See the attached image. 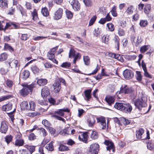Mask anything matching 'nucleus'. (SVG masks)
Returning a JSON list of instances; mask_svg holds the SVG:
<instances>
[{"instance_id": "1", "label": "nucleus", "mask_w": 154, "mask_h": 154, "mask_svg": "<svg viewBox=\"0 0 154 154\" xmlns=\"http://www.w3.org/2000/svg\"><path fill=\"white\" fill-rule=\"evenodd\" d=\"M36 85L35 84H32L31 85H28L26 84H24L22 85L23 88L20 91L21 95L25 96L27 95L29 91H32L33 88L35 87Z\"/></svg>"}, {"instance_id": "2", "label": "nucleus", "mask_w": 154, "mask_h": 154, "mask_svg": "<svg viewBox=\"0 0 154 154\" xmlns=\"http://www.w3.org/2000/svg\"><path fill=\"white\" fill-rule=\"evenodd\" d=\"M134 104L139 110H140L142 107L146 106L147 104L146 98L143 97L137 99L134 102Z\"/></svg>"}, {"instance_id": "3", "label": "nucleus", "mask_w": 154, "mask_h": 154, "mask_svg": "<svg viewBox=\"0 0 154 154\" xmlns=\"http://www.w3.org/2000/svg\"><path fill=\"white\" fill-rule=\"evenodd\" d=\"M99 146L98 143H93L90 147V149L88 152V154H98Z\"/></svg>"}, {"instance_id": "4", "label": "nucleus", "mask_w": 154, "mask_h": 154, "mask_svg": "<svg viewBox=\"0 0 154 154\" xmlns=\"http://www.w3.org/2000/svg\"><path fill=\"white\" fill-rule=\"evenodd\" d=\"M88 136L87 132H79L78 134V139L81 141L85 143H88Z\"/></svg>"}, {"instance_id": "5", "label": "nucleus", "mask_w": 154, "mask_h": 154, "mask_svg": "<svg viewBox=\"0 0 154 154\" xmlns=\"http://www.w3.org/2000/svg\"><path fill=\"white\" fill-rule=\"evenodd\" d=\"M133 90L131 88H128L127 85H125L124 87L121 88L120 90L118 91L117 94L119 95L121 93H124L125 94H129L132 92Z\"/></svg>"}, {"instance_id": "6", "label": "nucleus", "mask_w": 154, "mask_h": 154, "mask_svg": "<svg viewBox=\"0 0 154 154\" xmlns=\"http://www.w3.org/2000/svg\"><path fill=\"white\" fill-rule=\"evenodd\" d=\"M97 122L99 123L100 128L103 130H105L106 128V123L105 118L101 117L97 118Z\"/></svg>"}, {"instance_id": "7", "label": "nucleus", "mask_w": 154, "mask_h": 154, "mask_svg": "<svg viewBox=\"0 0 154 154\" xmlns=\"http://www.w3.org/2000/svg\"><path fill=\"white\" fill-rule=\"evenodd\" d=\"M75 132V130L74 129H71L70 128H67L61 131L60 134L63 136H67V135L73 134Z\"/></svg>"}, {"instance_id": "8", "label": "nucleus", "mask_w": 154, "mask_h": 154, "mask_svg": "<svg viewBox=\"0 0 154 154\" xmlns=\"http://www.w3.org/2000/svg\"><path fill=\"white\" fill-rule=\"evenodd\" d=\"M63 13V10L61 8H59L55 12L53 18L54 20H57L61 18Z\"/></svg>"}, {"instance_id": "9", "label": "nucleus", "mask_w": 154, "mask_h": 154, "mask_svg": "<svg viewBox=\"0 0 154 154\" xmlns=\"http://www.w3.org/2000/svg\"><path fill=\"white\" fill-rule=\"evenodd\" d=\"M69 2L75 10L78 11L79 10L80 5L78 1L76 0H70Z\"/></svg>"}, {"instance_id": "10", "label": "nucleus", "mask_w": 154, "mask_h": 154, "mask_svg": "<svg viewBox=\"0 0 154 154\" xmlns=\"http://www.w3.org/2000/svg\"><path fill=\"white\" fill-rule=\"evenodd\" d=\"M123 75L124 78L127 79H131L134 75L132 71L128 69H125L124 71Z\"/></svg>"}, {"instance_id": "11", "label": "nucleus", "mask_w": 154, "mask_h": 154, "mask_svg": "<svg viewBox=\"0 0 154 154\" xmlns=\"http://www.w3.org/2000/svg\"><path fill=\"white\" fill-rule=\"evenodd\" d=\"M9 64L11 68H15L17 70L19 69L20 66L18 61L15 59L13 60L10 62Z\"/></svg>"}, {"instance_id": "12", "label": "nucleus", "mask_w": 154, "mask_h": 154, "mask_svg": "<svg viewBox=\"0 0 154 154\" xmlns=\"http://www.w3.org/2000/svg\"><path fill=\"white\" fill-rule=\"evenodd\" d=\"M50 90L48 88L47 86H45L42 89L41 95L43 98H46V97L50 95Z\"/></svg>"}, {"instance_id": "13", "label": "nucleus", "mask_w": 154, "mask_h": 154, "mask_svg": "<svg viewBox=\"0 0 154 154\" xmlns=\"http://www.w3.org/2000/svg\"><path fill=\"white\" fill-rule=\"evenodd\" d=\"M126 106V104L116 103L114 105V107L117 109L123 111L125 110V106Z\"/></svg>"}, {"instance_id": "14", "label": "nucleus", "mask_w": 154, "mask_h": 154, "mask_svg": "<svg viewBox=\"0 0 154 154\" xmlns=\"http://www.w3.org/2000/svg\"><path fill=\"white\" fill-rule=\"evenodd\" d=\"M104 143L107 146L106 147L107 150L110 151L112 149L113 152H114L115 149L113 143L109 141L106 140L104 142Z\"/></svg>"}, {"instance_id": "15", "label": "nucleus", "mask_w": 154, "mask_h": 154, "mask_svg": "<svg viewBox=\"0 0 154 154\" xmlns=\"http://www.w3.org/2000/svg\"><path fill=\"white\" fill-rule=\"evenodd\" d=\"M87 122L89 127H93L95 123V118L93 116H89L87 120Z\"/></svg>"}, {"instance_id": "16", "label": "nucleus", "mask_w": 154, "mask_h": 154, "mask_svg": "<svg viewBox=\"0 0 154 154\" xmlns=\"http://www.w3.org/2000/svg\"><path fill=\"white\" fill-rule=\"evenodd\" d=\"M8 129V126L5 121H2L0 127V132L2 133L5 134Z\"/></svg>"}, {"instance_id": "17", "label": "nucleus", "mask_w": 154, "mask_h": 154, "mask_svg": "<svg viewBox=\"0 0 154 154\" xmlns=\"http://www.w3.org/2000/svg\"><path fill=\"white\" fill-rule=\"evenodd\" d=\"M105 100L109 106H111L115 102L114 98L111 96H107L105 97Z\"/></svg>"}, {"instance_id": "18", "label": "nucleus", "mask_w": 154, "mask_h": 154, "mask_svg": "<svg viewBox=\"0 0 154 154\" xmlns=\"http://www.w3.org/2000/svg\"><path fill=\"white\" fill-rule=\"evenodd\" d=\"M54 92L55 93L59 92L61 88L60 84L58 82H56L53 85Z\"/></svg>"}, {"instance_id": "19", "label": "nucleus", "mask_w": 154, "mask_h": 154, "mask_svg": "<svg viewBox=\"0 0 154 154\" xmlns=\"http://www.w3.org/2000/svg\"><path fill=\"white\" fill-rule=\"evenodd\" d=\"M69 110L68 108L66 109H59L54 112L55 114H57L61 116H63L64 115V112H69Z\"/></svg>"}, {"instance_id": "20", "label": "nucleus", "mask_w": 154, "mask_h": 154, "mask_svg": "<svg viewBox=\"0 0 154 154\" xmlns=\"http://www.w3.org/2000/svg\"><path fill=\"white\" fill-rule=\"evenodd\" d=\"M144 133V130L142 128L139 129L138 131H137L136 132V136L137 138L140 139L143 138L142 135Z\"/></svg>"}, {"instance_id": "21", "label": "nucleus", "mask_w": 154, "mask_h": 154, "mask_svg": "<svg viewBox=\"0 0 154 154\" xmlns=\"http://www.w3.org/2000/svg\"><path fill=\"white\" fill-rule=\"evenodd\" d=\"M13 26L14 28L15 29H18L19 26L17 25L14 24L11 22L7 23L6 25L4 28V32H5L6 30L8 29L9 27Z\"/></svg>"}, {"instance_id": "22", "label": "nucleus", "mask_w": 154, "mask_h": 154, "mask_svg": "<svg viewBox=\"0 0 154 154\" xmlns=\"http://www.w3.org/2000/svg\"><path fill=\"white\" fill-rule=\"evenodd\" d=\"M91 91L92 90L91 89L87 90L85 91L84 95L86 98V100H89L91 98Z\"/></svg>"}, {"instance_id": "23", "label": "nucleus", "mask_w": 154, "mask_h": 154, "mask_svg": "<svg viewBox=\"0 0 154 154\" xmlns=\"http://www.w3.org/2000/svg\"><path fill=\"white\" fill-rule=\"evenodd\" d=\"M47 82V80L46 79H40L37 80V83L40 86H43L46 85Z\"/></svg>"}, {"instance_id": "24", "label": "nucleus", "mask_w": 154, "mask_h": 154, "mask_svg": "<svg viewBox=\"0 0 154 154\" xmlns=\"http://www.w3.org/2000/svg\"><path fill=\"white\" fill-rule=\"evenodd\" d=\"M30 73L28 70H25L21 74V76L23 80H25L29 76Z\"/></svg>"}, {"instance_id": "25", "label": "nucleus", "mask_w": 154, "mask_h": 154, "mask_svg": "<svg viewBox=\"0 0 154 154\" xmlns=\"http://www.w3.org/2000/svg\"><path fill=\"white\" fill-rule=\"evenodd\" d=\"M31 69L32 72L35 74H38L39 69L35 65H32L31 67Z\"/></svg>"}, {"instance_id": "26", "label": "nucleus", "mask_w": 154, "mask_h": 154, "mask_svg": "<svg viewBox=\"0 0 154 154\" xmlns=\"http://www.w3.org/2000/svg\"><path fill=\"white\" fill-rule=\"evenodd\" d=\"M8 6V1L7 0H0V7L2 8H5Z\"/></svg>"}, {"instance_id": "27", "label": "nucleus", "mask_w": 154, "mask_h": 154, "mask_svg": "<svg viewBox=\"0 0 154 154\" xmlns=\"http://www.w3.org/2000/svg\"><path fill=\"white\" fill-rule=\"evenodd\" d=\"M109 36L108 35H104L102 38V40L103 42L106 44H108L109 39Z\"/></svg>"}, {"instance_id": "28", "label": "nucleus", "mask_w": 154, "mask_h": 154, "mask_svg": "<svg viewBox=\"0 0 154 154\" xmlns=\"http://www.w3.org/2000/svg\"><path fill=\"white\" fill-rule=\"evenodd\" d=\"M12 105L11 103H9L8 105L3 106L2 107V110L5 111H8L11 109L12 108Z\"/></svg>"}, {"instance_id": "29", "label": "nucleus", "mask_w": 154, "mask_h": 154, "mask_svg": "<svg viewBox=\"0 0 154 154\" xmlns=\"http://www.w3.org/2000/svg\"><path fill=\"white\" fill-rule=\"evenodd\" d=\"M20 106L23 109L29 110V106L27 101H24L22 102Z\"/></svg>"}, {"instance_id": "30", "label": "nucleus", "mask_w": 154, "mask_h": 154, "mask_svg": "<svg viewBox=\"0 0 154 154\" xmlns=\"http://www.w3.org/2000/svg\"><path fill=\"white\" fill-rule=\"evenodd\" d=\"M9 70L7 66L2 67L0 69V73L2 75H5L9 71Z\"/></svg>"}, {"instance_id": "31", "label": "nucleus", "mask_w": 154, "mask_h": 154, "mask_svg": "<svg viewBox=\"0 0 154 154\" xmlns=\"http://www.w3.org/2000/svg\"><path fill=\"white\" fill-rule=\"evenodd\" d=\"M149 45H145L142 46L140 48V51L142 53H144L150 48Z\"/></svg>"}, {"instance_id": "32", "label": "nucleus", "mask_w": 154, "mask_h": 154, "mask_svg": "<svg viewBox=\"0 0 154 154\" xmlns=\"http://www.w3.org/2000/svg\"><path fill=\"white\" fill-rule=\"evenodd\" d=\"M8 57V54L6 53H3L0 55V61H2L6 60Z\"/></svg>"}, {"instance_id": "33", "label": "nucleus", "mask_w": 154, "mask_h": 154, "mask_svg": "<svg viewBox=\"0 0 154 154\" xmlns=\"http://www.w3.org/2000/svg\"><path fill=\"white\" fill-rule=\"evenodd\" d=\"M41 12L43 15L45 16H47L49 14V13L47 8L45 7L42 9Z\"/></svg>"}, {"instance_id": "34", "label": "nucleus", "mask_w": 154, "mask_h": 154, "mask_svg": "<svg viewBox=\"0 0 154 154\" xmlns=\"http://www.w3.org/2000/svg\"><path fill=\"white\" fill-rule=\"evenodd\" d=\"M151 6L149 4H147L145 6L144 11L146 14H148L150 12Z\"/></svg>"}, {"instance_id": "35", "label": "nucleus", "mask_w": 154, "mask_h": 154, "mask_svg": "<svg viewBox=\"0 0 154 154\" xmlns=\"http://www.w3.org/2000/svg\"><path fill=\"white\" fill-rule=\"evenodd\" d=\"M91 138L93 139H96L98 137L97 133L94 131H92L91 135Z\"/></svg>"}, {"instance_id": "36", "label": "nucleus", "mask_w": 154, "mask_h": 154, "mask_svg": "<svg viewBox=\"0 0 154 154\" xmlns=\"http://www.w3.org/2000/svg\"><path fill=\"white\" fill-rule=\"evenodd\" d=\"M46 148L48 151H53L54 149V148L53 143L51 142L48 144L46 146Z\"/></svg>"}, {"instance_id": "37", "label": "nucleus", "mask_w": 154, "mask_h": 154, "mask_svg": "<svg viewBox=\"0 0 154 154\" xmlns=\"http://www.w3.org/2000/svg\"><path fill=\"white\" fill-rule=\"evenodd\" d=\"M117 31L118 35L120 36H124L125 34V31L121 28H119L117 29Z\"/></svg>"}, {"instance_id": "38", "label": "nucleus", "mask_w": 154, "mask_h": 154, "mask_svg": "<svg viewBox=\"0 0 154 154\" xmlns=\"http://www.w3.org/2000/svg\"><path fill=\"white\" fill-rule=\"evenodd\" d=\"M106 26L108 29L109 31L112 32L115 29L114 25L111 23H109L106 24Z\"/></svg>"}, {"instance_id": "39", "label": "nucleus", "mask_w": 154, "mask_h": 154, "mask_svg": "<svg viewBox=\"0 0 154 154\" xmlns=\"http://www.w3.org/2000/svg\"><path fill=\"white\" fill-rule=\"evenodd\" d=\"M101 29L99 28L95 29L93 32L94 35L96 37H98L100 33Z\"/></svg>"}, {"instance_id": "40", "label": "nucleus", "mask_w": 154, "mask_h": 154, "mask_svg": "<svg viewBox=\"0 0 154 154\" xmlns=\"http://www.w3.org/2000/svg\"><path fill=\"white\" fill-rule=\"evenodd\" d=\"M35 105L34 102L31 101L29 102V110L34 111L35 110Z\"/></svg>"}, {"instance_id": "41", "label": "nucleus", "mask_w": 154, "mask_h": 154, "mask_svg": "<svg viewBox=\"0 0 154 154\" xmlns=\"http://www.w3.org/2000/svg\"><path fill=\"white\" fill-rule=\"evenodd\" d=\"M4 50H8L10 51H14L13 48L8 44L6 43L5 44Z\"/></svg>"}, {"instance_id": "42", "label": "nucleus", "mask_w": 154, "mask_h": 154, "mask_svg": "<svg viewBox=\"0 0 154 154\" xmlns=\"http://www.w3.org/2000/svg\"><path fill=\"white\" fill-rule=\"evenodd\" d=\"M24 143V140L22 139L17 140L15 142L16 146H21L23 145Z\"/></svg>"}, {"instance_id": "43", "label": "nucleus", "mask_w": 154, "mask_h": 154, "mask_svg": "<svg viewBox=\"0 0 154 154\" xmlns=\"http://www.w3.org/2000/svg\"><path fill=\"white\" fill-rule=\"evenodd\" d=\"M134 10L133 7L132 6H129L126 11L127 13L128 14H131L133 13Z\"/></svg>"}, {"instance_id": "44", "label": "nucleus", "mask_w": 154, "mask_h": 154, "mask_svg": "<svg viewBox=\"0 0 154 154\" xmlns=\"http://www.w3.org/2000/svg\"><path fill=\"white\" fill-rule=\"evenodd\" d=\"M59 150L60 151H67L69 150V148L66 146L63 145H60L59 148Z\"/></svg>"}, {"instance_id": "45", "label": "nucleus", "mask_w": 154, "mask_h": 154, "mask_svg": "<svg viewBox=\"0 0 154 154\" xmlns=\"http://www.w3.org/2000/svg\"><path fill=\"white\" fill-rule=\"evenodd\" d=\"M111 12L113 16L115 17L117 16V14L116 12V6H113L112 10L111 11Z\"/></svg>"}, {"instance_id": "46", "label": "nucleus", "mask_w": 154, "mask_h": 154, "mask_svg": "<svg viewBox=\"0 0 154 154\" xmlns=\"http://www.w3.org/2000/svg\"><path fill=\"white\" fill-rule=\"evenodd\" d=\"M113 41L116 44L117 46L118 47V49H119V38L118 36L117 35H115L113 38Z\"/></svg>"}, {"instance_id": "47", "label": "nucleus", "mask_w": 154, "mask_h": 154, "mask_svg": "<svg viewBox=\"0 0 154 154\" xmlns=\"http://www.w3.org/2000/svg\"><path fill=\"white\" fill-rule=\"evenodd\" d=\"M71 64L69 62H65L62 63L60 65V66L63 68H68L70 66Z\"/></svg>"}, {"instance_id": "48", "label": "nucleus", "mask_w": 154, "mask_h": 154, "mask_svg": "<svg viewBox=\"0 0 154 154\" xmlns=\"http://www.w3.org/2000/svg\"><path fill=\"white\" fill-rule=\"evenodd\" d=\"M136 73V77L137 79L139 81H141L142 80V76L140 72L137 71Z\"/></svg>"}, {"instance_id": "49", "label": "nucleus", "mask_w": 154, "mask_h": 154, "mask_svg": "<svg viewBox=\"0 0 154 154\" xmlns=\"http://www.w3.org/2000/svg\"><path fill=\"white\" fill-rule=\"evenodd\" d=\"M74 59L73 61V62L75 64H75L76 61L77 59H79L81 57V56L79 53H77L74 57Z\"/></svg>"}, {"instance_id": "50", "label": "nucleus", "mask_w": 154, "mask_h": 154, "mask_svg": "<svg viewBox=\"0 0 154 154\" xmlns=\"http://www.w3.org/2000/svg\"><path fill=\"white\" fill-rule=\"evenodd\" d=\"M32 18L34 20H36L37 18V13L36 9H34L33 11L32 12Z\"/></svg>"}, {"instance_id": "51", "label": "nucleus", "mask_w": 154, "mask_h": 154, "mask_svg": "<svg viewBox=\"0 0 154 154\" xmlns=\"http://www.w3.org/2000/svg\"><path fill=\"white\" fill-rule=\"evenodd\" d=\"M75 50L71 48L70 49L69 53V57L72 58L75 55Z\"/></svg>"}, {"instance_id": "52", "label": "nucleus", "mask_w": 154, "mask_h": 154, "mask_svg": "<svg viewBox=\"0 0 154 154\" xmlns=\"http://www.w3.org/2000/svg\"><path fill=\"white\" fill-rule=\"evenodd\" d=\"M121 122L125 125H127L129 124L130 122L128 120L123 117L121 119Z\"/></svg>"}, {"instance_id": "53", "label": "nucleus", "mask_w": 154, "mask_h": 154, "mask_svg": "<svg viewBox=\"0 0 154 154\" xmlns=\"http://www.w3.org/2000/svg\"><path fill=\"white\" fill-rule=\"evenodd\" d=\"M96 18L97 17L95 16H94L92 17L90 19L88 26H90L93 25L95 21Z\"/></svg>"}, {"instance_id": "54", "label": "nucleus", "mask_w": 154, "mask_h": 154, "mask_svg": "<svg viewBox=\"0 0 154 154\" xmlns=\"http://www.w3.org/2000/svg\"><path fill=\"white\" fill-rule=\"evenodd\" d=\"M29 38L28 35L26 34H21L20 39L23 41H26Z\"/></svg>"}, {"instance_id": "55", "label": "nucleus", "mask_w": 154, "mask_h": 154, "mask_svg": "<svg viewBox=\"0 0 154 154\" xmlns=\"http://www.w3.org/2000/svg\"><path fill=\"white\" fill-rule=\"evenodd\" d=\"M84 61L86 65H88L90 63V59L88 56L84 57Z\"/></svg>"}, {"instance_id": "56", "label": "nucleus", "mask_w": 154, "mask_h": 154, "mask_svg": "<svg viewBox=\"0 0 154 154\" xmlns=\"http://www.w3.org/2000/svg\"><path fill=\"white\" fill-rule=\"evenodd\" d=\"M66 14L67 17L68 19H71L73 17L72 13L69 10H66Z\"/></svg>"}, {"instance_id": "57", "label": "nucleus", "mask_w": 154, "mask_h": 154, "mask_svg": "<svg viewBox=\"0 0 154 154\" xmlns=\"http://www.w3.org/2000/svg\"><path fill=\"white\" fill-rule=\"evenodd\" d=\"M126 105L125 110L128 112H130L132 109V106L129 103L126 104Z\"/></svg>"}, {"instance_id": "58", "label": "nucleus", "mask_w": 154, "mask_h": 154, "mask_svg": "<svg viewBox=\"0 0 154 154\" xmlns=\"http://www.w3.org/2000/svg\"><path fill=\"white\" fill-rule=\"evenodd\" d=\"M47 57L49 60L55 58V55L53 53H51V51H49L48 53Z\"/></svg>"}, {"instance_id": "59", "label": "nucleus", "mask_w": 154, "mask_h": 154, "mask_svg": "<svg viewBox=\"0 0 154 154\" xmlns=\"http://www.w3.org/2000/svg\"><path fill=\"white\" fill-rule=\"evenodd\" d=\"M12 139V137L11 135H8L5 137V141L8 144L11 141Z\"/></svg>"}, {"instance_id": "60", "label": "nucleus", "mask_w": 154, "mask_h": 154, "mask_svg": "<svg viewBox=\"0 0 154 154\" xmlns=\"http://www.w3.org/2000/svg\"><path fill=\"white\" fill-rule=\"evenodd\" d=\"M140 24L142 27H145L147 24V21L146 20H141L140 22Z\"/></svg>"}, {"instance_id": "61", "label": "nucleus", "mask_w": 154, "mask_h": 154, "mask_svg": "<svg viewBox=\"0 0 154 154\" xmlns=\"http://www.w3.org/2000/svg\"><path fill=\"white\" fill-rule=\"evenodd\" d=\"M42 123L43 124L45 127H47V128L49 127L51 125L49 122L48 120L45 119L43 120Z\"/></svg>"}, {"instance_id": "62", "label": "nucleus", "mask_w": 154, "mask_h": 154, "mask_svg": "<svg viewBox=\"0 0 154 154\" xmlns=\"http://www.w3.org/2000/svg\"><path fill=\"white\" fill-rule=\"evenodd\" d=\"M40 131L41 134H42L43 136H45L47 134L45 130L43 128H41L40 129Z\"/></svg>"}, {"instance_id": "63", "label": "nucleus", "mask_w": 154, "mask_h": 154, "mask_svg": "<svg viewBox=\"0 0 154 154\" xmlns=\"http://www.w3.org/2000/svg\"><path fill=\"white\" fill-rule=\"evenodd\" d=\"M7 85L9 87H11L13 85V82L9 80H7L6 81Z\"/></svg>"}, {"instance_id": "64", "label": "nucleus", "mask_w": 154, "mask_h": 154, "mask_svg": "<svg viewBox=\"0 0 154 154\" xmlns=\"http://www.w3.org/2000/svg\"><path fill=\"white\" fill-rule=\"evenodd\" d=\"M40 114V113L38 112H34L31 113H29L28 114V116H31L32 117H34L35 116L39 115Z\"/></svg>"}]
</instances>
